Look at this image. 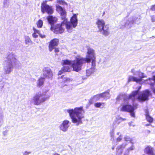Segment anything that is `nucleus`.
<instances>
[{
	"mask_svg": "<svg viewBox=\"0 0 155 155\" xmlns=\"http://www.w3.org/2000/svg\"><path fill=\"white\" fill-rule=\"evenodd\" d=\"M151 96L150 91L148 89H146L138 94L137 97V99L140 102H143L148 100L149 97Z\"/></svg>",
	"mask_w": 155,
	"mask_h": 155,
	"instance_id": "obj_7",
	"label": "nucleus"
},
{
	"mask_svg": "<svg viewBox=\"0 0 155 155\" xmlns=\"http://www.w3.org/2000/svg\"><path fill=\"white\" fill-rule=\"evenodd\" d=\"M101 97H102L101 96L96 95L93 96L90 100H94L95 101H97L99 100Z\"/></svg>",
	"mask_w": 155,
	"mask_h": 155,
	"instance_id": "obj_24",
	"label": "nucleus"
},
{
	"mask_svg": "<svg viewBox=\"0 0 155 155\" xmlns=\"http://www.w3.org/2000/svg\"><path fill=\"white\" fill-rule=\"evenodd\" d=\"M99 31L101 32V34L104 36H107L109 35V27L107 25H105L104 21L103 19H97L96 22Z\"/></svg>",
	"mask_w": 155,
	"mask_h": 155,
	"instance_id": "obj_4",
	"label": "nucleus"
},
{
	"mask_svg": "<svg viewBox=\"0 0 155 155\" xmlns=\"http://www.w3.org/2000/svg\"><path fill=\"white\" fill-rule=\"evenodd\" d=\"M91 61L92 67L94 68L96 66V56L94 54V50L89 48L87 49L86 57H81V59H77L74 61L73 64L74 68L78 70V71L81 69V67L84 64L86 63H89Z\"/></svg>",
	"mask_w": 155,
	"mask_h": 155,
	"instance_id": "obj_2",
	"label": "nucleus"
},
{
	"mask_svg": "<svg viewBox=\"0 0 155 155\" xmlns=\"http://www.w3.org/2000/svg\"><path fill=\"white\" fill-rule=\"evenodd\" d=\"M69 116L72 119V122L75 124L77 126L82 123V119L84 118L82 114L84 111L82 107H76L74 109L67 110Z\"/></svg>",
	"mask_w": 155,
	"mask_h": 155,
	"instance_id": "obj_3",
	"label": "nucleus"
},
{
	"mask_svg": "<svg viewBox=\"0 0 155 155\" xmlns=\"http://www.w3.org/2000/svg\"><path fill=\"white\" fill-rule=\"evenodd\" d=\"M39 36L41 38H45V35H42L41 34H38Z\"/></svg>",
	"mask_w": 155,
	"mask_h": 155,
	"instance_id": "obj_34",
	"label": "nucleus"
},
{
	"mask_svg": "<svg viewBox=\"0 0 155 155\" xmlns=\"http://www.w3.org/2000/svg\"><path fill=\"white\" fill-rule=\"evenodd\" d=\"M97 95L101 96V97L104 98H109V93L108 91H105V92L97 94Z\"/></svg>",
	"mask_w": 155,
	"mask_h": 155,
	"instance_id": "obj_19",
	"label": "nucleus"
},
{
	"mask_svg": "<svg viewBox=\"0 0 155 155\" xmlns=\"http://www.w3.org/2000/svg\"><path fill=\"white\" fill-rule=\"evenodd\" d=\"M63 71L62 70L59 71H58V75H61L63 73Z\"/></svg>",
	"mask_w": 155,
	"mask_h": 155,
	"instance_id": "obj_35",
	"label": "nucleus"
},
{
	"mask_svg": "<svg viewBox=\"0 0 155 155\" xmlns=\"http://www.w3.org/2000/svg\"><path fill=\"white\" fill-rule=\"evenodd\" d=\"M147 79H148V80H149L150 81L152 80V81H154V82L155 83V75L153 76V78H149Z\"/></svg>",
	"mask_w": 155,
	"mask_h": 155,
	"instance_id": "obj_32",
	"label": "nucleus"
},
{
	"mask_svg": "<svg viewBox=\"0 0 155 155\" xmlns=\"http://www.w3.org/2000/svg\"><path fill=\"white\" fill-rule=\"evenodd\" d=\"M53 155H60V154L57 153H55L53 154Z\"/></svg>",
	"mask_w": 155,
	"mask_h": 155,
	"instance_id": "obj_37",
	"label": "nucleus"
},
{
	"mask_svg": "<svg viewBox=\"0 0 155 155\" xmlns=\"http://www.w3.org/2000/svg\"><path fill=\"white\" fill-rule=\"evenodd\" d=\"M65 85H61V87H63Z\"/></svg>",
	"mask_w": 155,
	"mask_h": 155,
	"instance_id": "obj_42",
	"label": "nucleus"
},
{
	"mask_svg": "<svg viewBox=\"0 0 155 155\" xmlns=\"http://www.w3.org/2000/svg\"><path fill=\"white\" fill-rule=\"evenodd\" d=\"M47 1L45 0L41 4V11L42 13H46L48 14H51L54 12L52 7L46 4Z\"/></svg>",
	"mask_w": 155,
	"mask_h": 155,
	"instance_id": "obj_8",
	"label": "nucleus"
},
{
	"mask_svg": "<svg viewBox=\"0 0 155 155\" xmlns=\"http://www.w3.org/2000/svg\"><path fill=\"white\" fill-rule=\"evenodd\" d=\"M59 39L56 38L52 39L49 42L48 48L50 52H51L54 49L55 47L57 46L59 44Z\"/></svg>",
	"mask_w": 155,
	"mask_h": 155,
	"instance_id": "obj_11",
	"label": "nucleus"
},
{
	"mask_svg": "<svg viewBox=\"0 0 155 155\" xmlns=\"http://www.w3.org/2000/svg\"><path fill=\"white\" fill-rule=\"evenodd\" d=\"M69 121L65 120L63 121L62 124L60 126V129L61 130L64 131H65L68 129V128L69 127Z\"/></svg>",
	"mask_w": 155,
	"mask_h": 155,
	"instance_id": "obj_14",
	"label": "nucleus"
},
{
	"mask_svg": "<svg viewBox=\"0 0 155 155\" xmlns=\"http://www.w3.org/2000/svg\"><path fill=\"white\" fill-rule=\"evenodd\" d=\"M145 116H146V120H147V122H149V123H153V118L149 115V113L147 111H146Z\"/></svg>",
	"mask_w": 155,
	"mask_h": 155,
	"instance_id": "obj_20",
	"label": "nucleus"
},
{
	"mask_svg": "<svg viewBox=\"0 0 155 155\" xmlns=\"http://www.w3.org/2000/svg\"><path fill=\"white\" fill-rule=\"evenodd\" d=\"M54 52L55 53V55H58L57 53L59 52V48H54Z\"/></svg>",
	"mask_w": 155,
	"mask_h": 155,
	"instance_id": "obj_27",
	"label": "nucleus"
},
{
	"mask_svg": "<svg viewBox=\"0 0 155 155\" xmlns=\"http://www.w3.org/2000/svg\"><path fill=\"white\" fill-rule=\"evenodd\" d=\"M144 153L149 155H154L153 148L150 145L147 146L144 148Z\"/></svg>",
	"mask_w": 155,
	"mask_h": 155,
	"instance_id": "obj_15",
	"label": "nucleus"
},
{
	"mask_svg": "<svg viewBox=\"0 0 155 155\" xmlns=\"http://www.w3.org/2000/svg\"><path fill=\"white\" fill-rule=\"evenodd\" d=\"M30 42H31V39L28 37H26L25 38V44H28Z\"/></svg>",
	"mask_w": 155,
	"mask_h": 155,
	"instance_id": "obj_26",
	"label": "nucleus"
},
{
	"mask_svg": "<svg viewBox=\"0 0 155 155\" xmlns=\"http://www.w3.org/2000/svg\"><path fill=\"white\" fill-rule=\"evenodd\" d=\"M60 78H61L63 79L62 81V82H61V83H62L69 82L71 81L70 78L64 77V75L61 76V77H60Z\"/></svg>",
	"mask_w": 155,
	"mask_h": 155,
	"instance_id": "obj_21",
	"label": "nucleus"
},
{
	"mask_svg": "<svg viewBox=\"0 0 155 155\" xmlns=\"http://www.w3.org/2000/svg\"><path fill=\"white\" fill-rule=\"evenodd\" d=\"M56 9L57 12L59 13L61 19L62 21L61 23L55 25H51V30L56 34H61L65 31V28L63 27L65 25L68 32L71 33L72 32V29L76 28L77 25L78 21L76 14H73L69 21L66 17V12L64 8L60 6L57 5L56 6Z\"/></svg>",
	"mask_w": 155,
	"mask_h": 155,
	"instance_id": "obj_1",
	"label": "nucleus"
},
{
	"mask_svg": "<svg viewBox=\"0 0 155 155\" xmlns=\"http://www.w3.org/2000/svg\"><path fill=\"white\" fill-rule=\"evenodd\" d=\"M121 140H122V138L121 137V135L119 136L116 139V141L117 142L121 141Z\"/></svg>",
	"mask_w": 155,
	"mask_h": 155,
	"instance_id": "obj_30",
	"label": "nucleus"
},
{
	"mask_svg": "<svg viewBox=\"0 0 155 155\" xmlns=\"http://www.w3.org/2000/svg\"><path fill=\"white\" fill-rule=\"evenodd\" d=\"M46 92L43 93H38L33 96L32 101L34 105H38L45 102L49 98L48 96L46 94Z\"/></svg>",
	"mask_w": 155,
	"mask_h": 155,
	"instance_id": "obj_5",
	"label": "nucleus"
},
{
	"mask_svg": "<svg viewBox=\"0 0 155 155\" xmlns=\"http://www.w3.org/2000/svg\"><path fill=\"white\" fill-rule=\"evenodd\" d=\"M104 104V102H97L94 104V106L97 108L100 107L102 104Z\"/></svg>",
	"mask_w": 155,
	"mask_h": 155,
	"instance_id": "obj_25",
	"label": "nucleus"
},
{
	"mask_svg": "<svg viewBox=\"0 0 155 155\" xmlns=\"http://www.w3.org/2000/svg\"><path fill=\"white\" fill-rule=\"evenodd\" d=\"M47 78H44L41 77L39 78L37 82V87H40L42 86L44 84V79Z\"/></svg>",
	"mask_w": 155,
	"mask_h": 155,
	"instance_id": "obj_18",
	"label": "nucleus"
},
{
	"mask_svg": "<svg viewBox=\"0 0 155 155\" xmlns=\"http://www.w3.org/2000/svg\"><path fill=\"white\" fill-rule=\"evenodd\" d=\"M47 19L48 21L49 22V24L51 25H54L58 21V19L56 17L52 15H49L48 16Z\"/></svg>",
	"mask_w": 155,
	"mask_h": 155,
	"instance_id": "obj_17",
	"label": "nucleus"
},
{
	"mask_svg": "<svg viewBox=\"0 0 155 155\" xmlns=\"http://www.w3.org/2000/svg\"><path fill=\"white\" fill-rule=\"evenodd\" d=\"M78 59H80V58L76 57L74 61H71V60L66 59L65 60H62V66H64L65 65H71V67L73 68V71L76 72H78V69H75L73 66V64L74 63V61H76Z\"/></svg>",
	"mask_w": 155,
	"mask_h": 155,
	"instance_id": "obj_12",
	"label": "nucleus"
},
{
	"mask_svg": "<svg viewBox=\"0 0 155 155\" xmlns=\"http://www.w3.org/2000/svg\"><path fill=\"white\" fill-rule=\"evenodd\" d=\"M62 2V1H59V3L61 4Z\"/></svg>",
	"mask_w": 155,
	"mask_h": 155,
	"instance_id": "obj_41",
	"label": "nucleus"
},
{
	"mask_svg": "<svg viewBox=\"0 0 155 155\" xmlns=\"http://www.w3.org/2000/svg\"><path fill=\"white\" fill-rule=\"evenodd\" d=\"M31 152H27V151H25V153H24V155H28Z\"/></svg>",
	"mask_w": 155,
	"mask_h": 155,
	"instance_id": "obj_36",
	"label": "nucleus"
},
{
	"mask_svg": "<svg viewBox=\"0 0 155 155\" xmlns=\"http://www.w3.org/2000/svg\"><path fill=\"white\" fill-rule=\"evenodd\" d=\"M16 59L14 55L12 54H9L7 57V60H5V62L8 63V67L7 68V70H5V74H9L11 72V69L12 68V60H15Z\"/></svg>",
	"mask_w": 155,
	"mask_h": 155,
	"instance_id": "obj_9",
	"label": "nucleus"
},
{
	"mask_svg": "<svg viewBox=\"0 0 155 155\" xmlns=\"http://www.w3.org/2000/svg\"><path fill=\"white\" fill-rule=\"evenodd\" d=\"M36 25H37V28H42L43 25L42 21L41 19H39L38 21H37V22H36Z\"/></svg>",
	"mask_w": 155,
	"mask_h": 155,
	"instance_id": "obj_23",
	"label": "nucleus"
},
{
	"mask_svg": "<svg viewBox=\"0 0 155 155\" xmlns=\"http://www.w3.org/2000/svg\"><path fill=\"white\" fill-rule=\"evenodd\" d=\"M153 92H154V93L155 94V88L153 90Z\"/></svg>",
	"mask_w": 155,
	"mask_h": 155,
	"instance_id": "obj_40",
	"label": "nucleus"
},
{
	"mask_svg": "<svg viewBox=\"0 0 155 155\" xmlns=\"http://www.w3.org/2000/svg\"><path fill=\"white\" fill-rule=\"evenodd\" d=\"M111 135H112V136H114V131H112L111 132Z\"/></svg>",
	"mask_w": 155,
	"mask_h": 155,
	"instance_id": "obj_38",
	"label": "nucleus"
},
{
	"mask_svg": "<svg viewBox=\"0 0 155 155\" xmlns=\"http://www.w3.org/2000/svg\"><path fill=\"white\" fill-rule=\"evenodd\" d=\"M141 88V86L139 87V88H138V89L137 91H139V89Z\"/></svg>",
	"mask_w": 155,
	"mask_h": 155,
	"instance_id": "obj_39",
	"label": "nucleus"
},
{
	"mask_svg": "<svg viewBox=\"0 0 155 155\" xmlns=\"http://www.w3.org/2000/svg\"><path fill=\"white\" fill-rule=\"evenodd\" d=\"M137 104H135L134 105L132 106L130 104H127L122 105V107H121L120 110L122 112H128L130 114V115L131 117H134V110L137 108Z\"/></svg>",
	"mask_w": 155,
	"mask_h": 155,
	"instance_id": "obj_6",
	"label": "nucleus"
},
{
	"mask_svg": "<svg viewBox=\"0 0 155 155\" xmlns=\"http://www.w3.org/2000/svg\"><path fill=\"white\" fill-rule=\"evenodd\" d=\"M150 9L152 11H155V5H153L151 6V8H150Z\"/></svg>",
	"mask_w": 155,
	"mask_h": 155,
	"instance_id": "obj_31",
	"label": "nucleus"
},
{
	"mask_svg": "<svg viewBox=\"0 0 155 155\" xmlns=\"http://www.w3.org/2000/svg\"><path fill=\"white\" fill-rule=\"evenodd\" d=\"M36 33H33V34H32V36H33V37L34 38H37L38 37V36L36 35Z\"/></svg>",
	"mask_w": 155,
	"mask_h": 155,
	"instance_id": "obj_33",
	"label": "nucleus"
},
{
	"mask_svg": "<svg viewBox=\"0 0 155 155\" xmlns=\"http://www.w3.org/2000/svg\"><path fill=\"white\" fill-rule=\"evenodd\" d=\"M33 30H34V33H37L38 34H40V31L38 30H37L36 28H35L34 27H33Z\"/></svg>",
	"mask_w": 155,
	"mask_h": 155,
	"instance_id": "obj_28",
	"label": "nucleus"
},
{
	"mask_svg": "<svg viewBox=\"0 0 155 155\" xmlns=\"http://www.w3.org/2000/svg\"><path fill=\"white\" fill-rule=\"evenodd\" d=\"M119 133L118 132V133H117V135H119Z\"/></svg>",
	"mask_w": 155,
	"mask_h": 155,
	"instance_id": "obj_43",
	"label": "nucleus"
},
{
	"mask_svg": "<svg viewBox=\"0 0 155 155\" xmlns=\"http://www.w3.org/2000/svg\"><path fill=\"white\" fill-rule=\"evenodd\" d=\"M61 71L64 72H70L71 71V68L68 66H64L61 68Z\"/></svg>",
	"mask_w": 155,
	"mask_h": 155,
	"instance_id": "obj_22",
	"label": "nucleus"
},
{
	"mask_svg": "<svg viewBox=\"0 0 155 155\" xmlns=\"http://www.w3.org/2000/svg\"><path fill=\"white\" fill-rule=\"evenodd\" d=\"M140 75L141 76L139 77V78L131 76H129L127 79V82H134L140 83L142 81V78H146V76L144 75V74L143 73H140Z\"/></svg>",
	"mask_w": 155,
	"mask_h": 155,
	"instance_id": "obj_10",
	"label": "nucleus"
},
{
	"mask_svg": "<svg viewBox=\"0 0 155 155\" xmlns=\"http://www.w3.org/2000/svg\"><path fill=\"white\" fill-rule=\"evenodd\" d=\"M42 75L43 78H50L52 77V73L50 68L48 67H45L42 70Z\"/></svg>",
	"mask_w": 155,
	"mask_h": 155,
	"instance_id": "obj_13",
	"label": "nucleus"
},
{
	"mask_svg": "<svg viewBox=\"0 0 155 155\" xmlns=\"http://www.w3.org/2000/svg\"><path fill=\"white\" fill-rule=\"evenodd\" d=\"M143 155H144V154Z\"/></svg>",
	"mask_w": 155,
	"mask_h": 155,
	"instance_id": "obj_44",
	"label": "nucleus"
},
{
	"mask_svg": "<svg viewBox=\"0 0 155 155\" xmlns=\"http://www.w3.org/2000/svg\"><path fill=\"white\" fill-rule=\"evenodd\" d=\"M96 101H94V100H92V99H90L89 101V102H88V104L89 105H90L91 104H93L94 102H95Z\"/></svg>",
	"mask_w": 155,
	"mask_h": 155,
	"instance_id": "obj_29",
	"label": "nucleus"
},
{
	"mask_svg": "<svg viewBox=\"0 0 155 155\" xmlns=\"http://www.w3.org/2000/svg\"><path fill=\"white\" fill-rule=\"evenodd\" d=\"M138 94V90H136L133 91L131 94L129 95L127 99L129 100H131L133 102H134L136 100V99H137L136 96Z\"/></svg>",
	"mask_w": 155,
	"mask_h": 155,
	"instance_id": "obj_16",
	"label": "nucleus"
}]
</instances>
